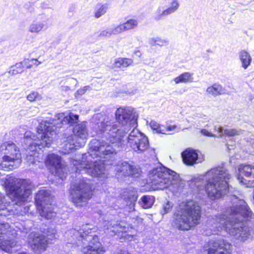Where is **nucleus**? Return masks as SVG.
<instances>
[{
    "label": "nucleus",
    "mask_w": 254,
    "mask_h": 254,
    "mask_svg": "<svg viewBox=\"0 0 254 254\" xmlns=\"http://www.w3.org/2000/svg\"><path fill=\"white\" fill-rule=\"evenodd\" d=\"M237 178L239 183L247 188L254 187V166L241 164L238 166Z\"/></svg>",
    "instance_id": "2eb2a0df"
},
{
    "label": "nucleus",
    "mask_w": 254,
    "mask_h": 254,
    "mask_svg": "<svg viewBox=\"0 0 254 254\" xmlns=\"http://www.w3.org/2000/svg\"><path fill=\"white\" fill-rule=\"evenodd\" d=\"M132 63V60L127 58H119L114 63L115 67L124 68L127 67Z\"/></svg>",
    "instance_id": "c85d7f7f"
},
{
    "label": "nucleus",
    "mask_w": 254,
    "mask_h": 254,
    "mask_svg": "<svg viewBox=\"0 0 254 254\" xmlns=\"http://www.w3.org/2000/svg\"><path fill=\"white\" fill-rule=\"evenodd\" d=\"M252 214L246 201L235 196L232 205L223 213L209 217L207 226L210 232L204 235L212 237L204 246L207 254H230L232 246L224 239L228 234L242 242L251 239L253 231L245 222L249 220Z\"/></svg>",
    "instance_id": "f03ea898"
},
{
    "label": "nucleus",
    "mask_w": 254,
    "mask_h": 254,
    "mask_svg": "<svg viewBox=\"0 0 254 254\" xmlns=\"http://www.w3.org/2000/svg\"><path fill=\"white\" fill-rule=\"evenodd\" d=\"M28 242L31 249L35 253L45 251L48 246L46 237L35 232H32L28 237Z\"/></svg>",
    "instance_id": "dca6fc26"
},
{
    "label": "nucleus",
    "mask_w": 254,
    "mask_h": 254,
    "mask_svg": "<svg viewBox=\"0 0 254 254\" xmlns=\"http://www.w3.org/2000/svg\"><path fill=\"white\" fill-rule=\"evenodd\" d=\"M35 202L40 215L47 219L56 216L52 205V197L49 191L42 190L36 194Z\"/></svg>",
    "instance_id": "9d476101"
},
{
    "label": "nucleus",
    "mask_w": 254,
    "mask_h": 254,
    "mask_svg": "<svg viewBox=\"0 0 254 254\" xmlns=\"http://www.w3.org/2000/svg\"><path fill=\"white\" fill-rule=\"evenodd\" d=\"M173 203L172 202L167 201L164 203L162 205V210L161 211V213L164 215L170 212L173 208Z\"/></svg>",
    "instance_id": "e433bc0d"
},
{
    "label": "nucleus",
    "mask_w": 254,
    "mask_h": 254,
    "mask_svg": "<svg viewBox=\"0 0 254 254\" xmlns=\"http://www.w3.org/2000/svg\"><path fill=\"white\" fill-rule=\"evenodd\" d=\"M119 34L117 27L114 28H109L105 30H103L100 34V36L109 37L112 35H116Z\"/></svg>",
    "instance_id": "f704fd0d"
},
{
    "label": "nucleus",
    "mask_w": 254,
    "mask_h": 254,
    "mask_svg": "<svg viewBox=\"0 0 254 254\" xmlns=\"http://www.w3.org/2000/svg\"><path fill=\"white\" fill-rule=\"evenodd\" d=\"M176 127L175 126H169L167 127V128L165 127V129H166V131H172Z\"/></svg>",
    "instance_id": "a19ab883"
},
{
    "label": "nucleus",
    "mask_w": 254,
    "mask_h": 254,
    "mask_svg": "<svg viewBox=\"0 0 254 254\" xmlns=\"http://www.w3.org/2000/svg\"><path fill=\"white\" fill-rule=\"evenodd\" d=\"M89 86H84L83 88L79 89L75 93V96L77 97L78 95H82L87 91Z\"/></svg>",
    "instance_id": "58836bf2"
},
{
    "label": "nucleus",
    "mask_w": 254,
    "mask_h": 254,
    "mask_svg": "<svg viewBox=\"0 0 254 254\" xmlns=\"http://www.w3.org/2000/svg\"><path fill=\"white\" fill-rule=\"evenodd\" d=\"M0 151L4 154L3 160L5 162H14L20 158L19 150L11 141L6 142L0 146Z\"/></svg>",
    "instance_id": "f3484780"
},
{
    "label": "nucleus",
    "mask_w": 254,
    "mask_h": 254,
    "mask_svg": "<svg viewBox=\"0 0 254 254\" xmlns=\"http://www.w3.org/2000/svg\"><path fill=\"white\" fill-rule=\"evenodd\" d=\"M149 44L152 46L158 45L163 46L168 44V41L165 39H162L159 37L152 38L149 40Z\"/></svg>",
    "instance_id": "72a5a7b5"
},
{
    "label": "nucleus",
    "mask_w": 254,
    "mask_h": 254,
    "mask_svg": "<svg viewBox=\"0 0 254 254\" xmlns=\"http://www.w3.org/2000/svg\"><path fill=\"white\" fill-rule=\"evenodd\" d=\"M78 235V246L82 247L83 254H104L105 250L99 242L98 237L93 234L92 228L89 224L76 227L74 229Z\"/></svg>",
    "instance_id": "0eeeda50"
},
{
    "label": "nucleus",
    "mask_w": 254,
    "mask_h": 254,
    "mask_svg": "<svg viewBox=\"0 0 254 254\" xmlns=\"http://www.w3.org/2000/svg\"><path fill=\"white\" fill-rule=\"evenodd\" d=\"M45 164L52 174L58 177L63 181L65 179L64 165L61 156L54 153L50 154L46 158Z\"/></svg>",
    "instance_id": "4468645a"
},
{
    "label": "nucleus",
    "mask_w": 254,
    "mask_h": 254,
    "mask_svg": "<svg viewBox=\"0 0 254 254\" xmlns=\"http://www.w3.org/2000/svg\"><path fill=\"white\" fill-rule=\"evenodd\" d=\"M138 24L137 21L135 19H129L125 23L117 26L119 33L128 30L133 29Z\"/></svg>",
    "instance_id": "a878e982"
},
{
    "label": "nucleus",
    "mask_w": 254,
    "mask_h": 254,
    "mask_svg": "<svg viewBox=\"0 0 254 254\" xmlns=\"http://www.w3.org/2000/svg\"><path fill=\"white\" fill-rule=\"evenodd\" d=\"M150 127L153 131H155L157 133H166L165 127L164 126L160 125L154 121L150 122Z\"/></svg>",
    "instance_id": "7c9ffc66"
},
{
    "label": "nucleus",
    "mask_w": 254,
    "mask_h": 254,
    "mask_svg": "<svg viewBox=\"0 0 254 254\" xmlns=\"http://www.w3.org/2000/svg\"><path fill=\"white\" fill-rule=\"evenodd\" d=\"M214 132H217L220 134L225 135L228 137H232L238 135L243 133V130L241 129L231 128L224 129L223 127L215 126L214 127Z\"/></svg>",
    "instance_id": "5701e85b"
},
{
    "label": "nucleus",
    "mask_w": 254,
    "mask_h": 254,
    "mask_svg": "<svg viewBox=\"0 0 254 254\" xmlns=\"http://www.w3.org/2000/svg\"><path fill=\"white\" fill-rule=\"evenodd\" d=\"M49 18L45 15H38L29 25V32L32 33H38L40 31L46 30L48 27Z\"/></svg>",
    "instance_id": "a211bd4d"
},
{
    "label": "nucleus",
    "mask_w": 254,
    "mask_h": 254,
    "mask_svg": "<svg viewBox=\"0 0 254 254\" xmlns=\"http://www.w3.org/2000/svg\"><path fill=\"white\" fill-rule=\"evenodd\" d=\"M32 188L30 180L17 179L10 187L9 192L15 201L24 202L32 193Z\"/></svg>",
    "instance_id": "9b49d317"
},
{
    "label": "nucleus",
    "mask_w": 254,
    "mask_h": 254,
    "mask_svg": "<svg viewBox=\"0 0 254 254\" xmlns=\"http://www.w3.org/2000/svg\"><path fill=\"white\" fill-rule=\"evenodd\" d=\"M5 198L0 193V215L6 216L8 214Z\"/></svg>",
    "instance_id": "c9c22d12"
},
{
    "label": "nucleus",
    "mask_w": 254,
    "mask_h": 254,
    "mask_svg": "<svg viewBox=\"0 0 254 254\" xmlns=\"http://www.w3.org/2000/svg\"><path fill=\"white\" fill-rule=\"evenodd\" d=\"M149 180L156 189L164 190L171 186L178 188L180 183L179 175L173 170L162 166L154 167L148 172Z\"/></svg>",
    "instance_id": "6e6552de"
},
{
    "label": "nucleus",
    "mask_w": 254,
    "mask_h": 254,
    "mask_svg": "<svg viewBox=\"0 0 254 254\" xmlns=\"http://www.w3.org/2000/svg\"><path fill=\"white\" fill-rule=\"evenodd\" d=\"M239 59L241 63V66L246 69L251 64L252 58L250 53L246 50H242L238 53Z\"/></svg>",
    "instance_id": "b1692460"
},
{
    "label": "nucleus",
    "mask_w": 254,
    "mask_h": 254,
    "mask_svg": "<svg viewBox=\"0 0 254 254\" xmlns=\"http://www.w3.org/2000/svg\"><path fill=\"white\" fill-rule=\"evenodd\" d=\"M206 92L214 96L224 94L226 93V89L218 84H214L212 86L207 88Z\"/></svg>",
    "instance_id": "bb28decb"
},
{
    "label": "nucleus",
    "mask_w": 254,
    "mask_h": 254,
    "mask_svg": "<svg viewBox=\"0 0 254 254\" xmlns=\"http://www.w3.org/2000/svg\"><path fill=\"white\" fill-rule=\"evenodd\" d=\"M103 226L105 229L109 230L111 232L120 237L121 239L132 240L133 236L128 235L126 232V227H122L121 223L116 220V217L112 215L102 218Z\"/></svg>",
    "instance_id": "ddd939ff"
},
{
    "label": "nucleus",
    "mask_w": 254,
    "mask_h": 254,
    "mask_svg": "<svg viewBox=\"0 0 254 254\" xmlns=\"http://www.w3.org/2000/svg\"><path fill=\"white\" fill-rule=\"evenodd\" d=\"M95 151L90 148L89 143V150L87 153L82 154L81 160H79V166L77 167L76 173L82 174L81 172L85 171L92 177H99L105 174L106 166L108 164L112 165V169H114L118 173H121L125 176H131L132 178H138L141 171L138 166L129 163L126 161H119L117 166L114 163H108L106 159L109 155H94Z\"/></svg>",
    "instance_id": "39448f33"
},
{
    "label": "nucleus",
    "mask_w": 254,
    "mask_h": 254,
    "mask_svg": "<svg viewBox=\"0 0 254 254\" xmlns=\"http://www.w3.org/2000/svg\"><path fill=\"white\" fill-rule=\"evenodd\" d=\"M192 74L188 72H184L181 74L179 76L175 78L174 80L176 84L180 83H186L188 82H192L193 78L192 77Z\"/></svg>",
    "instance_id": "cd10ccee"
},
{
    "label": "nucleus",
    "mask_w": 254,
    "mask_h": 254,
    "mask_svg": "<svg viewBox=\"0 0 254 254\" xmlns=\"http://www.w3.org/2000/svg\"><path fill=\"white\" fill-rule=\"evenodd\" d=\"M207 52H211V51L210 50H207Z\"/></svg>",
    "instance_id": "a18cd8bd"
},
{
    "label": "nucleus",
    "mask_w": 254,
    "mask_h": 254,
    "mask_svg": "<svg viewBox=\"0 0 254 254\" xmlns=\"http://www.w3.org/2000/svg\"><path fill=\"white\" fill-rule=\"evenodd\" d=\"M83 179L79 182L71 185L70 197L72 202L77 207L81 206V203L91 198L93 193V185L89 180Z\"/></svg>",
    "instance_id": "1a4fd4ad"
},
{
    "label": "nucleus",
    "mask_w": 254,
    "mask_h": 254,
    "mask_svg": "<svg viewBox=\"0 0 254 254\" xmlns=\"http://www.w3.org/2000/svg\"><path fill=\"white\" fill-rule=\"evenodd\" d=\"M183 162L187 165H193L194 164L201 162L202 159L196 150L187 148L181 153Z\"/></svg>",
    "instance_id": "6ab92c4d"
},
{
    "label": "nucleus",
    "mask_w": 254,
    "mask_h": 254,
    "mask_svg": "<svg viewBox=\"0 0 254 254\" xmlns=\"http://www.w3.org/2000/svg\"><path fill=\"white\" fill-rule=\"evenodd\" d=\"M125 194L123 195V198L127 203V206L128 207L129 212L133 211L135 210V204L137 199V192L132 188H128L126 189L124 191Z\"/></svg>",
    "instance_id": "4be33fe9"
},
{
    "label": "nucleus",
    "mask_w": 254,
    "mask_h": 254,
    "mask_svg": "<svg viewBox=\"0 0 254 254\" xmlns=\"http://www.w3.org/2000/svg\"><path fill=\"white\" fill-rule=\"evenodd\" d=\"M22 63L24 68H26L29 69L32 67L34 65H35L36 66L38 65L41 64V62L38 61L36 59L33 58L31 59H25L22 62Z\"/></svg>",
    "instance_id": "473e14b6"
},
{
    "label": "nucleus",
    "mask_w": 254,
    "mask_h": 254,
    "mask_svg": "<svg viewBox=\"0 0 254 254\" xmlns=\"http://www.w3.org/2000/svg\"><path fill=\"white\" fill-rule=\"evenodd\" d=\"M155 198L152 195H144L139 201V204L143 208H151L153 205Z\"/></svg>",
    "instance_id": "393cba45"
},
{
    "label": "nucleus",
    "mask_w": 254,
    "mask_h": 254,
    "mask_svg": "<svg viewBox=\"0 0 254 254\" xmlns=\"http://www.w3.org/2000/svg\"><path fill=\"white\" fill-rule=\"evenodd\" d=\"M78 119V115L70 112L67 115L64 113H59L49 121H42L37 127L38 136L30 130L25 132L22 142L25 145L24 148L37 150L45 147H49L53 136L57 133V128L62 127L64 125L72 126L77 123Z\"/></svg>",
    "instance_id": "7ed1b4c3"
},
{
    "label": "nucleus",
    "mask_w": 254,
    "mask_h": 254,
    "mask_svg": "<svg viewBox=\"0 0 254 254\" xmlns=\"http://www.w3.org/2000/svg\"><path fill=\"white\" fill-rule=\"evenodd\" d=\"M227 145H228V149H230H230H231V148H229V146L230 145H229V144H227ZM231 145V146H233L232 145Z\"/></svg>",
    "instance_id": "c03bdc74"
},
{
    "label": "nucleus",
    "mask_w": 254,
    "mask_h": 254,
    "mask_svg": "<svg viewBox=\"0 0 254 254\" xmlns=\"http://www.w3.org/2000/svg\"><path fill=\"white\" fill-rule=\"evenodd\" d=\"M254 98V96L252 95H250L249 96V99L250 100V101H252L253 99Z\"/></svg>",
    "instance_id": "37998d69"
},
{
    "label": "nucleus",
    "mask_w": 254,
    "mask_h": 254,
    "mask_svg": "<svg viewBox=\"0 0 254 254\" xmlns=\"http://www.w3.org/2000/svg\"><path fill=\"white\" fill-rule=\"evenodd\" d=\"M231 175L224 164L208 170L204 175L192 178L188 185L195 192L204 191L212 200L221 198L229 191Z\"/></svg>",
    "instance_id": "20e7f679"
},
{
    "label": "nucleus",
    "mask_w": 254,
    "mask_h": 254,
    "mask_svg": "<svg viewBox=\"0 0 254 254\" xmlns=\"http://www.w3.org/2000/svg\"><path fill=\"white\" fill-rule=\"evenodd\" d=\"M9 227V224L7 223H0V247H2V249L8 253H12V249L16 245V243L14 240L5 241L4 244L2 243V240L4 239L3 235L6 233L7 229Z\"/></svg>",
    "instance_id": "aec40b11"
},
{
    "label": "nucleus",
    "mask_w": 254,
    "mask_h": 254,
    "mask_svg": "<svg viewBox=\"0 0 254 254\" xmlns=\"http://www.w3.org/2000/svg\"><path fill=\"white\" fill-rule=\"evenodd\" d=\"M107 9L108 5L107 4H98L96 7L95 17L97 18L100 17L106 12Z\"/></svg>",
    "instance_id": "2f4dec72"
},
{
    "label": "nucleus",
    "mask_w": 254,
    "mask_h": 254,
    "mask_svg": "<svg viewBox=\"0 0 254 254\" xmlns=\"http://www.w3.org/2000/svg\"><path fill=\"white\" fill-rule=\"evenodd\" d=\"M200 133L203 135L204 136H208V137H214L215 135L212 132L208 131L206 129H201L200 130Z\"/></svg>",
    "instance_id": "ea45409f"
},
{
    "label": "nucleus",
    "mask_w": 254,
    "mask_h": 254,
    "mask_svg": "<svg viewBox=\"0 0 254 254\" xmlns=\"http://www.w3.org/2000/svg\"><path fill=\"white\" fill-rule=\"evenodd\" d=\"M24 70V68L21 62L16 63L15 65L11 66L8 71L11 75H16L21 73Z\"/></svg>",
    "instance_id": "c756f323"
},
{
    "label": "nucleus",
    "mask_w": 254,
    "mask_h": 254,
    "mask_svg": "<svg viewBox=\"0 0 254 254\" xmlns=\"http://www.w3.org/2000/svg\"><path fill=\"white\" fill-rule=\"evenodd\" d=\"M27 98L29 101L33 102L37 100H39L40 99V96L37 92H32L27 96Z\"/></svg>",
    "instance_id": "4c0bfd02"
},
{
    "label": "nucleus",
    "mask_w": 254,
    "mask_h": 254,
    "mask_svg": "<svg viewBox=\"0 0 254 254\" xmlns=\"http://www.w3.org/2000/svg\"><path fill=\"white\" fill-rule=\"evenodd\" d=\"M119 127L109 116L104 113L95 114L91 119L92 126L96 135L102 139H92L90 148L94 155L116 154L115 147L119 148L127 143L137 153L147 150L149 146L148 138L138 129L137 115L130 107H121L115 112Z\"/></svg>",
    "instance_id": "f257e3e1"
},
{
    "label": "nucleus",
    "mask_w": 254,
    "mask_h": 254,
    "mask_svg": "<svg viewBox=\"0 0 254 254\" xmlns=\"http://www.w3.org/2000/svg\"><path fill=\"white\" fill-rule=\"evenodd\" d=\"M180 6V3L178 0H173L169 4L168 8L161 11V7H159L156 10V14L153 18L155 20L158 21L163 19L178 10Z\"/></svg>",
    "instance_id": "412c9836"
},
{
    "label": "nucleus",
    "mask_w": 254,
    "mask_h": 254,
    "mask_svg": "<svg viewBox=\"0 0 254 254\" xmlns=\"http://www.w3.org/2000/svg\"><path fill=\"white\" fill-rule=\"evenodd\" d=\"M201 209L199 205L190 200L181 203L175 210L172 226L180 231H188L199 222Z\"/></svg>",
    "instance_id": "423d86ee"
},
{
    "label": "nucleus",
    "mask_w": 254,
    "mask_h": 254,
    "mask_svg": "<svg viewBox=\"0 0 254 254\" xmlns=\"http://www.w3.org/2000/svg\"><path fill=\"white\" fill-rule=\"evenodd\" d=\"M73 135L67 137L63 146L65 153H69L80 147V145L76 142L77 137L84 138L87 134L86 122L78 124L72 128Z\"/></svg>",
    "instance_id": "f8f14e48"
},
{
    "label": "nucleus",
    "mask_w": 254,
    "mask_h": 254,
    "mask_svg": "<svg viewBox=\"0 0 254 254\" xmlns=\"http://www.w3.org/2000/svg\"><path fill=\"white\" fill-rule=\"evenodd\" d=\"M150 155L151 156H155V149L154 148H152L150 150Z\"/></svg>",
    "instance_id": "79ce46f5"
}]
</instances>
